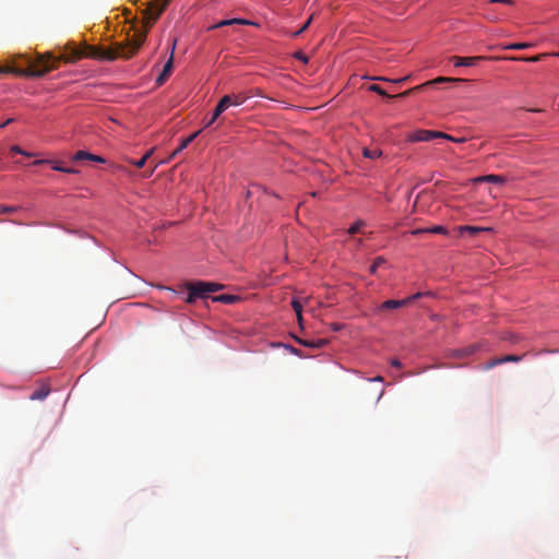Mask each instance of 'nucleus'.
<instances>
[{
    "label": "nucleus",
    "instance_id": "obj_1",
    "mask_svg": "<svg viewBox=\"0 0 559 559\" xmlns=\"http://www.w3.org/2000/svg\"><path fill=\"white\" fill-rule=\"evenodd\" d=\"M170 0H152L144 9V29L136 32L132 40L107 48L91 47L90 56L99 60L114 61L118 58L130 59L146 39L150 27L157 21L159 15L167 8Z\"/></svg>",
    "mask_w": 559,
    "mask_h": 559
},
{
    "label": "nucleus",
    "instance_id": "obj_2",
    "mask_svg": "<svg viewBox=\"0 0 559 559\" xmlns=\"http://www.w3.org/2000/svg\"><path fill=\"white\" fill-rule=\"evenodd\" d=\"M84 56V51L80 48L66 46L63 52L58 57L51 53L39 56L37 61L34 62L26 73L31 76L41 78L49 71L57 68V62L64 61L68 63H75Z\"/></svg>",
    "mask_w": 559,
    "mask_h": 559
},
{
    "label": "nucleus",
    "instance_id": "obj_3",
    "mask_svg": "<svg viewBox=\"0 0 559 559\" xmlns=\"http://www.w3.org/2000/svg\"><path fill=\"white\" fill-rule=\"evenodd\" d=\"M445 82H451V83H466V82H469V80L467 79H454V78H445V76H439L437 79H433V80H430L428 82H425L420 85H417L415 87H412L403 93H400L397 95H389L380 85L378 84H372L368 87V90L370 92H373V93H377L381 96H384V97H389V98H394V97H399V98H403V97H406L417 91H423L425 90L427 86L429 85H432V84H439V83H445Z\"/></svg>",
    "mask_w": 559,
    "mask_h": 559
},
{
    "label": "nucleus",
    "instance_id": "obj_4",
    "mask_svg": "<svg viewBox=\"0 0 559 559\" xmlns=\"http://www.w3.org/2000/svg\"><path fill=\"white\" fill-rule=\"evenodd\" d=\"M223 286L212 282H194L188 283L187 289L189 292L186 302L193 304L197 299H204L209 297L210 293L221 289Z\"/></svg>",
    "mask_w": 559,
    "mask_h": 559
},
{
    "label": "nucleus",
    "instance_id": "obj_5",
    "mask_svg": "<svg viewBox=\"0 0 559 559\" xmlns=\"http://www.w3.org/2000/svg\"><path fill=\"white\" fill-rule=\"evenodd\" d=\"M447 139L455 142H462L463 140H456L451 135L440 132V131H430V130H417L412 135H409V141L412 142H428L432 139Z\"/></svg>",
    "mask_w": 559,
    "mask_h": 559
},
{
    "label": "nucleus",
    "instance_id": "obj_6",
    "mask_svg": "<svg viewBox=\"0 0 559 559\" xmlns=\"http://www.w3.org/2000/svg\"><path fill=\"white\" fill-rule=\"evenodd\" d=\"M423 294L421 293H417L413 296H409L407 298H404L402 300H394V299H390V300H386L384 302H382L379 308H378V311H382V310H392V309H397V308H401V307H404V306H407L409 305L412 301L418 299L419 297H421Z\"/></svg>",
    "mask_w": 559,
    "mask_h": 559
},
{
    "label": "nucleus",
    "instance_id": "obj_7",
    "mask_svg": "<svg viewBox=\"0 0 559 559\" xmlns=\"http://www.w3.org/2000/svg\"><path fill=\"white\" fill-rule=\"evenodd\" d=\"M176 43H177L176 39H174L173 45H171L170 57L166 61V63L164 64L163 71H162V73L158 75V78L156 80L157 85L164 84V82L168 79V76L170 75V73L173 71V67H174V50H175V47H176Z\"/></svg>",
    "mask_w": 559,
    "mask_h": 559
},
{
    "label": "nucleus",
    "instance_id": "obj_8",
    "mask_svg": "<svg viewBox=\"0 0 559 559\" xmlns=\"http://www.w3.org/2000/svg\"><path fill=\"white\" fill-rule=\"evenodd\" d=\"M521 358H522L521 356H516V355H507L504 357L490 360L489 362L486 364L484 369L488 370V369H491L500 364L509 362V361L518 362L521 360Z\"/></svg>",
    "mask_w": 559,
    "mask_h": 559
},
{
    "label": "nucleus",
    "instance_id": "obj_9",
    "mask_svg": "<svg viewBox=\"0 0 559 559\" xmlns=\"http://www.w3.org/2000/svg\"><path fill=\"white\" fill-rule=\"evenodd\" d=\"M481 59L483 57H453L452 61L455 67H472Z\"/></svg>",
    "mask_w": 559,
    "mask_h": 559
},
{
    "label": "nucleus",
    "instance_id": "obj_10",
    "mask_svg": "<svg viewBox=\"0 0 559 559\" xmlns=\"http://www.w3.org/2000/svg\"><path fill=\"white\" fill-rule=\"evenodd\" d=\"M250 25L252 24L250 21L245 19H229V20H222L218 23L212 25L209 29L219 28L223 26H230V25Z\"/></svg>",
    "mask_w": 559,
    "mask_h": 559
},
{
    "label": "nucleus",
    "instance_id": "obj_11",
    "mask_svg": "<svg viewBox=\"0 0 559 559\" xmlns=\"http://www.w3.org/2000/svg\"><path fill=\"white\" fill-rule=\"evenodd\" d=\"M507 181L506 177L500 175H486L479 176L474 179V182H492L498 185H503Z\"/></svg>",
    "mask_w": 559,
    "mask_h": 559
},
{
    "label": "nucleus",
    "instance_id": "obj_12",
    "mask_svg": "<svg viewBox=\"0 0 559 559\" xmlns=\"http://www.w3.org/2000/svg\"><path fill=\"white\" fill-rule=\"evenodd\" d=\"M424 233H432V234L447 235L448 230H447L445 227H443L441 225H437V226H433L431 228H417V229H414V230L411 231V234L414 235V236H417V235H420V234H424Z\"/></svg>",
    "mask_w": 559,
    "mask_h": 559
},
{
    "label": "nucleus",
    "instance_id": "obj_13",
    "mask_svg": "<svg viewBox=\"0 0 559 559\" xmlns=\"http://www.w3.org/2000/svg\"><path fill=\"white\" fill-rule=\"evenodd\" d=\"M299 343L310 348H322L329 343V341L326 338L300 340Z\"/></svg>",
    "mask_w": 559,
    "mask_h": 559
},
{
    "label": "nucleus",
    "instance_id": "obj_14",
    "mask_svg": "<svg viewBox=\"0 0 559 559\" xmlns=\"http://www.w3.org/2000/svg\"><path fill=\"white\" fill-rule=\"evenodd\" d=\"M489 230H491L490 227H478V226H469V225L459 227L460 234L468 233L472 236H474L478 233H481V231H489Z\"/></svg>",
    "mask_w": 559,
    "mask_h": 559
},
{
    "label": "nucleus",
    "instance_id": "obj_15",
    "mask_svg": "<svg viewBox=\"0 0 559 559\" xmlns=\"http://www.w3.org/2000/svg\"><path fill=\"white\" fill-rule=\"evenodd\" d=\"M50 390L48 386L46 385H41L40 388L36 389L29 396L31 400L35 401V400H45L48 394H49Z\"/></svg>",
    "mask_w": 559,
    "mask_h": 559
},
{
    "label": "nucleus",
    "instance_id": "obj_16",
    "mask_svg": "<svg viewBox=\"0 0 559 559\" xmlns=\"http://www.w3.org/2000/svg\"><path fill=\"white\" fill-rule=\"evenodd\" d=\"M237 299H238L237 296L229 295V294H224V295H218V296L212 297L213 301H219V302L227 304V305L235 302Z\"/></svg>",
    "mask_w": 559,
    "mask_h": 559
},
{
    "label": "nucleus",
    "instance_id": "obj_17",
    "mask_svg": "<svg viewBox=\"0 0 559 559\" xmlns=\"http://www.w3.org/2000/svg\"><path fill=\"white\" fill-rule=\"evenodd\" d=\"M201 133V130L192 133L191 135H189L188 138H186L185 140H182L181 144L179 145V147L174 152V155H176L177 153L181 152L182 150H185L199 134Z\"/></svg>",
    "mask_w": 559,
    "mask_h": 559
},
{
    "label": "nucleus",
    "instance_id": "obj_18",
    "mask_svg": "<svg viewBox=\"0 0 559 559\" xmlns=\"http://www.w3.org/2000/svg\"><path fill=\"white\" fill-rule=\"evenodd\" d=\"M547 56H550V55L549 53H540V55L532 56V57H513L511 59L519 60V61H525V62H537Z\"/></svg>",
    "mask_w": 559,
    "mask_h": 559
},
{
    "label": "nucleus",
    "instance_id": "obj_19",
    "mask_svg": "<svg viewBox=\"0 0 559 559\" xmlns=\"http://www.w3.org/2000/svg\"><path fill=\"white\" fill-rule=\"evenodd\" d=\"M362 155L366 158L376 159V158H379L380 156H382V151H380V150H370L368 147H365L362 150Z\"/></svg>",
    "mask_w": 559,
    "mask_h": 559
},
{
    "label": "nucleus",
    "instance_id": "obj_20",
    "mask_svg": "<svg viewBox=\"0 0 559 559\" xmlns=\"http://www.w3.org/2000/svg\"><path fill=\"white\" fill-rule=\"evenodd\" d=\"M533 47V44L531 43H514L510 44L504 47V49H511V50H522Z\"/></svg>",
    "mask_w": 559,
    "mask_h": 559
},
{
    "label": "nucleus",
    "instance_id": "obj_21",
    "mask_svg": "<svg viewBox=\"0 0 559 559\" xmlns=\"http://www.w3.org/2000/svg\"><path fill=\"white\" fill-rule=\"evenodd\" d=\"M226 102H227V99H221L218 102V104L216 105L214 112H213L214 119H217L226 110L225 109Z\"/></svg>",
    "mask_w": 559,
    "mask_h": 559
},
{
    "label": "nucleus",
    "instance_id": "obj_22",
    "mask_svg": "<svg viewBox=\"0 0 559 559\" xmlns=\"http://www.w3.org/2000/svg\"><path fill=\"white\" fill-rule=\"evenodd\" d=\"M91 156H92V154H91V153H88V152H85V151H78V152L73 155L72 159H73V160H75V162H79V160H85V159L91 160Z\"/></svg>",
    "mask_w": 559,
    "mask_h": 559
},
{
    "label": "nucleus",
    "instance_id": "obj_23",
    "mask_svg": "<svg viewBox=\"0 0 559 559\" xmlns=\"http://www.w3.org/2000/svg\"><path fill=\"white\" fill-rule=\"evenodd\" d=\"M51 167L53 170L66 173V174H76L78 173V170H75L73 168L62 167L56 162H52Z\"/></svg>",
    "mask_w": 559,
    "mask_h": 559
},
{
    "label": "nucleus",
    "instance_id": "obj_24",
    "mask_svg": "<svg viewBox=\"0 0 559 559\" xmlns=\"http://www.w3.org/2000/svg\"><path fill=\"white\" fill-rule=\"evenodd\" d=\"M385 263V260L384 258L382 257H378L374 259L373 263L371 264L369 271L371 274H376L378 267H380L381 265H383Z\"/></svg>",
    "mask_w": 559,
    "mask_h": 559
},
{
    "label": "nucleus",
    "instance_id": "obj_25",
    "mask_svg": "<svg viewBox=\"0 0 559 559\" xmlns=\"http://www.w3.org/2000/svg\"><path fill=\"white\" fill-rule=\"evenodd\" d=\"M477 350V345H471L464 349H461L457 352V355L460 356H469L474 354Z\"/></svg>",
    "mask_w": 559,
    "mask_h": 559
},
{
    "label": "nucleus",
    "instance_id": "obj_26",
    "mask_svg": "<svg viewBox=\"0 0 559 559\" xmlns=\"http://www.w3.org/2000/svg\"><path fill=\"white\" fill-rule=\"evenodd\" d=\"M362 226H365V222H362V221H358V222H356L353 226H350V227H349V229H348V234H349V235H354V234H356V233L360 231V228H361Z\"/></svg>",
    "mask_w": 559,
    "mask_h": 559
},
{
    "label": "nucleus",
    "instance_id": "obj_27",
    "mask_svg": "<svg viewBox=\"0 0 559 559\" xmlns=\"http://www.w3.org/2000/svg\"><path fill=\"white\" fill-rule=\"evenodd\" d=\"M231 100L234 102V106H239L245 103L246 97L242 94H233Z\"/></svg>",
    "mask_w": 559,
    "mask_h": 559
},
{
    "label": "nucleus",
    "instance_id": "obj_28",
    "mask_svg": "<svg viewBox=\"0 0 559 559\" xmlns=\"http://www.w3.org/2000/svg\"><path fill=\"white\" fill-rule=\"evenodd\" d=\"M11 152L16 153V154H21V155H24V156H27V157H31V156L34 155L32 153H28V152L22 150L19 145H13L11 147Z\"/></svg>",
    "mask_w": 559,
    "mask_h": 559
},
{
    "label": "nucleus",
    "instance_id": "obj_29",
    "mask_svg": "<svg viewBox=\"0 0 559 559\" xmlns=\"http://www.w3.org/2000/svg\"><path fill=\"white\" fill-rule=\"evenodd\" d=\"M411 76L407 75L405 78H401V79H396V80H389V79H385V78H381V76H378V78H372L373 80H379V81H386V82H394V83H402V82H405L409 79Z\"/></svg>",
    "mask_w": 559,
    "mask_h": 559
},
{
    "label": "nucleus",
    "instance_id": "obj_30",
    "mask_svg": "<svg viewBox=\"0 0 559 559\" xmlns=\"http://www.w3.org/2000/svg\"><path fill=\"white\" fill-rule=\"evenodd\" d=\"M292 307L296 313L302 312V304L298 299L292 301Z\"/></svg>",
    "mask_w": 559,
    "mask_h": 559
},
{
    "label": "nucleus",
    "instance_id": "obj_31",
    "mask_svg": "<svg viewBox=\"0 0 559 559\" xmlns=\"http://www.w3.org/2000/svg\"><path fill=\"white\" fill-rule=\"evenodd\" d=\"M17 209L14 207V206H3L1 205L0 206V214H7V213H13L15 212Z\"/></svg>",
    "mask_w": 559,
    "mask_h": 559
},
{
    "label": "nucleus",
    "instance_id": "obj_32",
    "mask_svg": "<svg viewBox=\"0 0 559 559\" xmlns=\"http://www.w3.org/2000/svg\"><path fill=\"white\" fill-rule=\"evenodd\" d=\"M221 99H227L225 103V109L229 108L230 106H234V102L231 100V95H225Z\"/></svg>",
    "mask_w": 559,
    "mask_h": 559
},
{
    "label": "nucleus",
    "instance_id": "obj_33",
    "mask_svg": "<svg viewBox=\"0 0 559 559\" xmlns=\"http://www.w3.org/2000/svg\"><path fill=\"white\" fill-rule=\"evenodd\" d=\"M136 168H142L145 165V157L140 158L139 160L131 162Z\"/></svg>",
    "mask_w": 559,
    "mask_h": 559
},
{
    "label": "nucleus",
    "instance_id": "obj_34",
    "mask_svg": "<svg viewBox=\"0 0 559 559\" xmlns=\"http://www.w3.org/2000/svg\"><path fill=\"white\" fill-rule=\"evenodd\" d=\"M295 58L301 60L305 63L308 62V58L301 51L296 52Z\"/></svg>",
    "mask_w": 559,
    "mask_h": 559
},
{
    "label": "nucleus",
    "instance_id": "obj_35",
    "mask_svg": "<svg viewBox=\"0 0 559 559\" xmlns=\"http://www.w3.org/2000/svg\"><path fill=\"white\" fill-rule=\"evenodd\" d=\"M43 164H52V160H49V159H36L35 162H33V165H35V166L43 165Z\"/></svg>",
    "mask_w": 559,
    "mask_h": 559
},
{
    "label": "nucleus",
    "instance_id": "obj_36",
    "mask_svg": "<svg viewBox=\"0 0 559 559\" xmlns=\"http://www.w3.org/2000/svg\"><path fill=\"white\" fill-rule=\"evenodd\" d=\"M91 160L97 162V163H104L105 162V159L102 156L94 155V154H92Z\"/></svg>",
    "mask_w": 559,
    "mask_h": 559
},
{
    "label": "nucleus",
    "instance_id": "obj_37",
    "mask_svg": "<svg viewBox=\"0 0 559 559\" xmlns=\"http://www.w3.org/2000/svg\"><path fill=\"white\" fill-rule=\"evenodd\" d=\"M491 3L512 4L513 0H490Z\"/></svg>",
    "mask_w": 559,
    "mask_h": 559
},
{
    "label": "nucleus",
    "instance_id": "obj_38",
    "mask_svg": "<svg viewBox=\"0 0 559 559\" xmlns=\"http://www.w3.org/2000/svg\"><path fill=\"white\" fill-rule=\"evenodd\" d=\"M311 21H312V15L306 21L305 24H302L301 31L305 32L309 27V25L311 24Z\"/></svg>",
    "mask_w": 559,
    "mask_h": 559
},
{
    "label": "nucleus",
    "instance_id": "obj_39",
    "mask_svg": "<svg viewBox=\"0 0 559 559\" xmlns=\"http://www.w3.org/2000/svg\"><path fill=\"white\" fill-rule=\"evenodd\" d=\"M391 365H392L393 367H396V368H401V366H402L401 361H400V360H397V359H393V360L391 361Z\"/></svg>",
    "mask_w": 559,
    "mask_h": 559
},
{
    "label": "nucleus",
    "instance_id": "obj_40",
    "mask_svg": "<svg viewBox=\"0 0 559 559\" xmlns=\"http://www.w3.org/2000/svg\"><path fill=\"white\" fill-rule=\"evenodd\" d=\"M13 121H14V119H13V118H9V119H7L2 124H0V128H3V127H5V126L10 124V123H12Z\"/></svg>",
    "mask_w": 559,
    "mask_h": 559
},
{
    "label": "nucleus",
    "instance_id": "obj_41",
    "mask_svg": "<svg viewBox=\"0 0 559 559\" xmlns=\"http://www.w3.org/2000/svg\"><path fill=\"white\" fill-rule=\"evenodd\" d=\"M301 33H304V31H301V28H299L298 31L292 33V37H297L299 36Z\"/></svg>",
    "mask_w": 559,
    "mask_h": 559
},
{
    "label": "nucleus",
    "instance_id": "obj_42",
    "mask_svg": "<svg viewBox=\"0 0 559 559\" xmlns=\"http://www.w3.org/2000/svg\"><path fill=\"white\" fill-rule=\"evenodd\" d=\"M152 153H153V148L145 153V155L143 156V157H145V162L150 158Z\"/></svg>",
    "mask_w": 559,
    "mask_h": 559
},
{
    "label": "nucleus",
    "instance_id": "obj_43",
    "mask_svg": "<svg viewBox=\"0 0 559 559\" xmlns=\"http://www.w3.org/2000/svg\"><path fill=\"white\" fill-rule=\"evenodd\" d=\"M296 316H297V319H298L299 324H301V321H302V314H301V312L296 313Z\"/></svg>",
    "mask_w": 559,
    "mask_h": 559
},
{
    "label": "nucleus",
    "instance_id": "obj_44",
    "mask_svg": "<svg viewBox=\"0 0 559 559\" xmlns=\"http://www.w3.org/2000/svg\"><path fill=\"white\" fill-rule=\"evenodd\" d=\"M296 316H297V319H298L299 324H301V321H302V314H301V312L296 313Z\"/></svg>",
    "mask_w": 559,
    "mask_h": 559
},
{
    "label": "nucleus",
    "instance_id": "obj_45",
    "mask_svg": "<svg viewBox=\"0 0 559 559\" xmlns=\"http://www.w3.org/2000/svg\"><path fill=\"white\" fill-rule=\"evenodd\" d=\"M155 168H153L151 171H148L147 174H144V177L145 178H148L153 175V171H154Z\"/></svg>",
    "mask_w": 559,
    "mask_h": 559
},
{
    "label": "nucleus",
    "instance_id": "obj_46",
    "mask_svg": "<svg viewBox=\"0 0 559 559\" xmlns=\"http://www.w3.org/2000/svg\"><path fill=\"white\" fill-rule=\"evenodd\" d=\"M216 119H214V116L210 119V121L206 123V127L211 126Z\"/></svg>",
    "mask_w": 559,
    "mask_h": 559
},
{
    "label": "nucleus",
    "instance_id": "obj_47",
    "mask_svg": "<svg viewBox=\"0 0 559 559\" xmlns=\"http://www.w3.org/2000/svg\"><path fill=\"white\" fill-rule=\"evenodd\" d=\"M373 380H374V381H382L383 379H382V377L378 376V377H376Z\"/></svg>",
    "mask_w": 559,
    "mask_h": 559
},
{
    "label": "nucleus",
    "instance_id": "obj_48",
    "mask_svg": "<svg viewBox=\"0 0 559 559\" xmlns=\"http://www.w3.org/2000/svg\"><path fill=\"white\" fill-rule=\"evenodd\" d=\"M333 329H334L335 331H338V330H340V325L334 324V325H333Z\"/></svg>",
    "mask_w": 559,
    "mask_h": 559
},
{
    "label": "nucleus",
    "instance_id": "obj_49",
    "mask_svg": "<svg viewBox=\"0 0 559 559\" xmlns=\"http://www.w3.org/2000/svg\"><path fill=\"white\" fill-rule=\"evenodd\" d=\"M551 56H557V57H559V52H554V53H551Z\"/></svg>",
    "mask_w": 559,
    "mask_h": 559
}]
</instances>
